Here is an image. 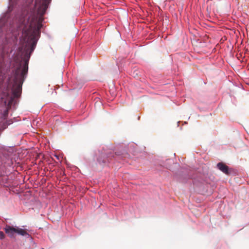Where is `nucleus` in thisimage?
<instances>
[{
    "label": "nucleus",
    "instance_id": "1",
    "mask_svg": "<svg viewBox=\"0 0 249 249\" xmlns=\"http://www.w3.org/2000/svg\"><path fill=\"white\" fill-rule=\"evenodd\" d=\"M19 22L22 30L20 39L22 46L19 49L23 53L24 58L13 71V76L8 79L7 88L11 89L14 98L18 97L20 94L21 86L28 72L29 60L36 47L41 27L35 15L21 17Z\"/></svg>",
    "mask_w": 249,
    "mask_h": 249
},
{
    "label": "nucleus",
    "instance_id": "2",
    "mask_svg": "<svg viewBox=\"0 0 249 249\" xmlns=\"http://www.w3.org/2000/svg\"><path fill=\"white\" fill-rule=\"evenodd\" d=\"M4 231L5 233L10 237H14L15 233L27 237L30 236L29 234L25 230L19 228L18 227H13L6 225L4 228Z\"/></svg>",
    "mask_w": 249,
    "mask_h": 249
},
{
    "label": "nucleus",
    "instance_id": "3",
    "mask_svg": "<svg viewBox=\"0 0 249 249\" xmlns=\"http://www.w3.org/2000/svg\"><path fill=\"white\" fill-rule=\"evenodd\" d=\"M51 0H36L35 7L37 10L38 14L42 16L45 14L48 6Z\"/></svg>",
    "mask_w": 249,
    "mask_h": 249
},
{
    "label": "nucleus",
    "instance_id": "4",
    "mask_svg": "<svg viewBox=\"0 0 249 249\" xmlns=\"http://www.w3.org/2000/svg\"><path fill=\"white\" fill-rule=\"evenodd\" d=\"M13 97L10 96L8 92L4 93L1 97V102L4 103V106H6L7 104H11L13 101Z\"/></svg>",
    "mask_w": 249,
    "mask_h": 249
},
{
    "label": "nucleus",
    "instance_id": "5",
    "mask_svg": "<svg viewBox=\"0 0 249 249\" xmlns=\"http://www.w3.org/2000/svg\"><path fill=\"white\" fill-rule=\"evenodd\" d=\"M217 168L222 172L226 174H229L228 167L223 163H218L217 165Z\"/></svg>",
    "mask_w": 249,
    "mask_h": 249
},
{
    "label": "nucleus",
    "instance_id": "6",
    "mask_svg": "<svg viewBox=\"0 0 249 249\" xmlns=\"http://www.w3.org/2000/svg\"><path fill=\"white\" fill-rule=\"evenodd\" d=\"M5 235L2 231H0V239H2L4 238Z\"/></svg>",
    "mask_w": 249,
    "mask_h": 249
},
{
    "label": "nucleus",
    "instance_id": "7",
    "mask_svg": "<svg viewBox=\"0 0 249 249\" xmlns=\"http://www.w3.org/2000/svg\"><path fill=\"white\" fill-rule=\"evenodd\" d=\"M1 64L0 63V73H1Z\"/></svg>",
    "mask_w": 249,
    "mask_h": 249
}]
</instances>
